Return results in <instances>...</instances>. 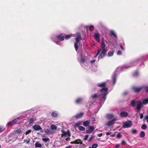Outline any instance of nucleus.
<instances>
[{"mask_svg":"<svg viewBox=\"0 0 148 148\" xmlns=\"http://www.w3.org/2000/svg\"><path fill=\"white\" fill-rule=\"evenodd\" d=\"M71 144L74 143V144H78L79 143H80V144H82V140L80 139H78L76 140H75V141L71 142Z\"/></svg>","mask_w":148,"mask_h":148,"instance_id":"10","label":"nucleus"},{"mask_svg":"<svg viewBox=\"0 0 148 148\" xmlns=\"http://www.w3.org/2000/svg\"><path fill=\"white\" fill-rule=\"evenodd\" d=\"M79 123H80V122L75 123V125L77 127H78L79 126V125H80Z\"/></svg>","mask_w":148,"mask_h":148,"instance_id":"55","label":"nucleus"},{"mask_svg":"<svg viewBox=\"0 0 148 148\" xmlns=\"http://www.w3.org/2000/svg\"><path fill=\"white\" fill-rule=\"evenodd\" d=\"M114 51H110L108 53L107 56L110 57L112 56L114 54Z\"/></svg>","mask_w":148,"mask_h":148,"instance_id":"25","label":"nucleus"},{"mask_svg":"<svg viewBox=\"0 0 148 148\" xmlns=\"http://www.w3.org/2000/svg\"><path fill=\"white\" fill-rule=\"evenodd\" d=\"M103 134H102V133H101V134H98L97 136H98V137H101V136H102Z\"/></svg>","mask_w":148,"mask_h":148,"instance_id":"56","label":"nucleus"},{"mask_svg":"<svg viewBox=\"0 0 148 148\" xmlns=\"http://www.w3.org/2000/svg\"><path fill=\"white\" fill-rule=\"evenodd\" d=\"M147 127L146 125L145 124H143L141 126V128L144 130L146 129Z\"/></svg>","mask_w":148,"mask_h":148,"instance_id":"35","label":"nucleus"},{"mask_svg":"<svg viewBox=\"0 0 148 148\" xmlns=\"http://www.w3.org/2000/svg\"><path fill=\"white\" fill-rule=\"evenodd\" d=\"M131 104L132 105L133 107H134L136 104V103L134 100H132L131 101Z\"/></svg>","mask_w":148,"mask_h":148,"instance_id":"32","label":"nucleus"},{"mask_svg":"<svg viewBox=\"0 0 148 148\" xmlns=\"http://www.w3.org/2000/svg\"><path fill=\"white\" fill-rule=\"evenodd\" d=\"M82 101V99L81 98H78L75 100V103L77 104H80L81 103Z\"/></svg>","mask_w":148,"mask_h":148,"instance_id":"22","label":"nucleus"},{"mask_svg":"<svg viewBox=\"0 0 148 148\" xmlns=\"http://www.w3.org/2000/svg\"><path fill=\"white\" fill-rule=\"evenodd\" d=\"M98 145L97 144H94L92 145V148H96L98 146Z\"/></svg>","mask_w":148,"mask_h":148,"instance_id":"42","label":"nucleus"},{"mask_svg":"<svg viewBox=\"0 0 148 148\" xmlns=\"http://www.w3.org/2000/svg\"><path fill=\"white\" fill-rule=\"evenodd\" d=\"M75 40H76L75 42L74 43L78 44V43L79 40L77 39H75Z\"/></svg>","mask_w":148,"mask_h":148,"instance_id":"54","label":"nucleus"},{"mask_svg":"<svg viewBox=\"0 0 148 148\" xmlns=\"http://www.w3.org/2000/svg\"><path fill=\"white\" fill-rule=\"evenodd\" d=\"M132 125V122L130 121H128L124 122L123 125V127L124 128L131 127Z\"/></svg>","mask_w":148,"mask_h":148,"instance_id":"4","label":"nucleus"},{"mask_svg":"<svg viewBox=\"0 0 148 148\" xmlns=\"http://www.w3.org/2000/svg\"><path fill=\"white\" fill-rule=\"evenodd\" d=\"M94 27L93 25H90L89 27V30L90 32H92L94 29Z\"/></svg>","mask_w":148,"mask_h":148,"instance_id":"39","label":"nucleus"},{"mask_svg":"<svg viewBox=\"0 0 148 148\" xmlns=\"http://www.w3.org/2000/svg\"><path fill=\"white\" fill-rule=\"evenodd\" d=\"M62 132L63 134H62L61 135L62 137H63L64 136L66 137V135H68L69 137L71 136V133L69 130H68L67 132L62 131Z\"/></svg>","mask_w":148,"mask_h":148,"instance_id":"7","label":"nucleus"},{"mask_svg":"<svg viewBox=\"0 0 148 148\" xmlns=\"http://www.w3.org/2000/svg\"><path fill=\"white\" fill-rule=\"evenodd\" d=\"M51 116L54 118L57 117L58 116V114L56 111H53L51 113Z\"/></svg>","mask_w":148,"mask_h":148,"instance_id":"15","label":"nucleus"},{"mask_svg":"<svg viewBox=\"0 0 148 148\" xmlns=\"http://www.w3.org/2000/svg\"><path fill=\"white\" fill-rule=\"evenodd\" d=\"M143 89H144L146 90V92H148V86L146 85H144L142 86Z\"/></svg>","mask_w":148,"mask_h":148,"instance_id":"29","label":"nucleus"},{"mask_svg":"<svg viewBox=\"0 0 148 148\" xmlns=\"http://www.w3.org/2000/svg\"><path fill=\"white\" fill-rule=\"evenodd\" d=\"M138 73L137 71L135 72L133 74V76L134 77H136L138 76Z\"/></svg>","mask_w":148,"mask_h":148,"instance_id":"43","label":"nucleus"},{"mask_svg":"<svg viewBox=\"0 0 148 148\" xmlns=\"http://www.w3.org/2000/svg\"><path fill=\"white\" fill-rule=\"evenodd\" d=\"M110 34L111 35H112L114 38H115L116 39H117V36L114 31L111 30L110 31Z\"/></svg>","mask_w":148,"mask_h":148,"instance_id":"23","label":"nucleus"},{"mask_svg":"<svg viewBox=\"0 0 148 148\" xmlns=\"http://www.w3.org/2000/svg\"><path fill=\"white\" fill-rule=\"evenodd\" d=\"M21 130H20L17 131V132L18 133H21Z\"/></svg>","mask_w":148,"mask_h":148,"instance_id":"63","label":"nucleus"},{"mask_svg":"<svg viewBox=\"0 0 148 148\" xmlns=\"http://www.w3.org/2000/svg\"><path fill=\"white\" fill-rule=\"evenodd\" d=\"M115 136V134H113L110 135V136L112 137H114Z\"/></svg>","mask_w":148,"mask_h":148,"instance_id":"61","label":"nucleus"},{"mask_svg":"<svg viewBox=\"0 0 148 148\" xmlns=\"http://www.w3.org/2000/svg\"><path fill=\"white\" fill-rule=\"evenodd\" d=\"M115 119H114L112 121L108 122H107V125L108 126H110L114 124L115 123Z\"/></svg>","mask_w":148,"mask_h":148,"instance_id":"14","label":"nucleus"},{"mask_svg":"<svg viewBox=\"0 0 148 148\" xmlns=\"http://www.w3.org/2000/svg\"><path fill=\"white\" fill-rule=\"evenodd\" d=\"M120 47L122 50H124V49L121 45H120Z\"/></svg>","mask_w":148,"mask_h":148,"instance_id":"59","label":"nucleus"},{"mask_svg":"<svg viewBox=\"0 0 148 148\" xmlns=\"http://www.w3.org/2000/svg\"><path fill=\"white\" fill-rule=\"evenodd\" d=\"M65 148H71V147L70 146H66V147Z\"/></svg>","mask_w":148,"mask_h":148,"instance_id":"62","label":"nucleus"},{"mask_svg":"<svg viewBox=\"0 0 148 148\" xmlns=\"http://www.w3.org/2000/svg\"><path fill=\"white\" fill-rule=\"evenodd\" d=\"M65 36H63L62 34H60L57 36V38L60 41H63L64 39Z\"/></svg>","mask_w":148,"mask_h":148,"instance_id":"13","label":"nucleus"},{"mask_svg":"<svg viewBox=\"0 0 148 148\" xmlns=\"http://www.w3.org/2000/svg\"><path fill=\"white\" fill-rule=\"evenodd\" d=\"M143 117V115L142 113H140V119H142Z\"/></svg>","mask_w":148,"mask_h":148,"instance_id":"49","label":"nucleus"},{"mask_svg":"<svg viewBox=\"0 0 148 148\" xmlns=\"http://www.w3.org/2000/svg\"><path fill=\"white\" fill-rule=\"evenodd\" d=\"M101 47V49L98 50L96 54L97 55H98L101 51V53L98 57L99 59L100 58H104L107 55V52L108 51V49L103 40L102 41Z\"/></svg>","mask_w":148,"mask_h":148,"instance_id":"2","label":"nucleus"},{"mask_svg":"<svg viewBox=\"0 0 148 148\" xmlns=\"http://www.w3.org/2000/svg\"><path fill=\"white\" fill-rule=\"evenodd\" d=\"M42 147V144L40 143V142L38 141L36 142L35 144V147Z\"/></svg>","mask_w":148,"mask_h":148,"instance_id":"17","label":"nucleus"},{"mask_svg":"<svg viewBox=\"0 0 148 148\" xmlns=\"http://www.w3.org/2000/svg\"><path fill=\"white\" fill-rule=\"evenodd\" d=\"M75 39H77L79 41L82 39V38L79 33L77 34V35L75 38Z\"/></svg>","mask_w":148,"mask_h":148,"instance_id":"24","label":"nucleus"},{"mask_svg":"<svg viewBox=\"0 0 148 148\" xmlns=\"http://www.w3.org/2000/svg\"><path fill=\"white\" fill-rule=\"evenodd\" d=\"M117 53L118 55H121L122 54V52L121 51H119L117 52Z\"/></svg>","mask_w":148,"mask_h":148,"instance_id":"48","label":"nucleus"},{"mask_svg":"<svg viewBox=\"0 0 148 148\" xmlns=\"http://www.w3.org/2000/svg\"><path fill=\"white\" fill-rule=\"evenodd\" d=\"M70 140V138H67L66 139V141H69Z\"/></svg>","mask_w":148,"mask_h":148,"instance_id":"60","label":"nucleus"},{"mask_svg":"<svg viewBox=\"0 0 148 148\" xmlns=\"http://www.w3.org/2000/svg\"><path fill=\"white\" fill-rule=\"evenodd\" d=\"M108 88H102L100 90L101 92V94L100 95H99L97 93L95 94L92 95L91 98H92V100H97L96 99L97 98H99L100 100L103 98L105 101L106 99V96L108 94Z\"/></svg>","mask_w":148,"mask_h":148,"instance_id":"1","label":"nucleus"},{"mask_svg":"<svg viewBox=\"0 0 148 148\" xmlns=\"http://www.w3.org/2000/svg\"><path fill=\"white\" fill-rule=\"evenodd\" d=\"M74 47L76 51H77L78 49V44L74 43Z\"/></svg>","mask_w":148,"mask_h":148,"instance_id":"38","label":"nucleus"},{"mask_svg":"<svg viewBox=\"0 0 148 148\" xmlns=\"http://www.w3.org/2000/svg\"><path fill=\"white\" fill-rule=\"evenodd\" d=\"M120 146V145L119 144H117L116 145L115 147L116 148H119Z\"/></svg>","mask_w":148,"mask_h":148,"instance_id":"53","label":"nucleus"},{"mask_svg":"<svg viewBox=\"0 0 148 148\" xmlns=\"http://www.w3.org/2000/svg\"><path fill=\"white\" fill-rule=\"evenodd\" d=\"M142 103L144 105H146L148 103V98L144 99L142 101Z\"/></svg>","mask_w":148,"mask_h":148,"instance_id":"18","label":"nucleus"},{"mask_svg":"<svg viewBox=\"0 0 148 148\" xmlns=\"http://www.w3.org/2000/svg\"><path fill=\"white\" fill-rule=\"evenodd\" d=\"M4 130V129L1 127H0V133L3 132Z\"/></svg>","mask_w":148,"mask_h":148,"instance_id":"46","label":"nucleus"},{"mask_svg":"<svg viewBox=\"0 0 148 148\" xmlns=\"http://www.w3.org/2000/svg\"><path fill=\"white\" fill-rule=\"evenodd\" d=\"M138 103L136 107V109L137 110V112H138L141 110L142 107V104L140 101H138Z\"/></svg>","mask_w":148,"mask_h":148,"instance_id":"6","label":"nucleus"},{"mask_svg":"<svg viewBox=\"0 0 148 148\" xmlns=\"http://www.w3.org/2000/svg\"><path fill=\"white\" fill-rule=\"evenodd\" d=\"M145 132L143 131H142L141 132L140 134V136L141 138H143L145 137Z\"/></svg>","mask_w":148,"mask_h":148,"instance_id":"31","label":"nucleus"},{"mask_svg":"<svg viewBox=\"0 0 148 148\" xmlns=\"http://www.w3.org/2000/svg\"><path fill=\"white\" fill-rule=\"evenodd\" d=\"M122 137V136L120 133H118L116 135V138H120Z\"/></svg>","mask_w":148,"mask_h":148,"instance_id":"44","label":"nucleus"},{"mask_svg":"<svg viewBox=\"0 0 148 148\" xmlns=\"http://www.w3.org/2000/svg\"><path fill=\"white\" fill-rule=\"evenodd\" d=\"M132 89L133 92L136 93H139L143 90L142 86L140 87L134 86L132 87Z\"/></svg>","mask_w":148,"mask_h":148,"instance_id":"3","label":"nucleus"},{"mask_svg":"<svg viewBox=\"0 0 148 148\" xmlns=\"http://www.w3.org/2000/svg\"><path fill=\"white\" fill-rule=\"evenodd\" d=\"M98 86L100 87H102L103 88H106L105 87L106 85V82H103L102 84H99L97 85Z\"/></svg>","mask_w":148,"mask_h":148,"instance_id":"16","label":"nucleus"},{"mask_svg":"<svg viewBox=\"0 0 148 148\" xmlns=\"http://www.w3.org/2000/svg\"><path fill=\"white\" fill-rule=\"evenodd\" d=\"M88 137L89 136L88 135H86V136H85V137L84 138V140H86L87 139Z\"/></svg>","mask_w":148,"mask_h":148,"instance_id":"47","label":"nucleus"},{"mask_svg":"<svg viewBox=\"0 0 148 148\" xmlns=\"http://www.w3.org/2000/svg\"><path fill=\"white\" fill-rule=\"evenodd\" d=\"M51 128L52 130H55L57 129V127L54 125H51Z\"/></svg>","mask_w":148,"mask_h":148,"instance_id":"33","label":"nucleus"},{"mask_svg":"<svg viewBox=\"0 0 148 148\" xmlns=\"http://www.w3.org/2000/svg\"><path fill=\"white\" fill-rule=\"evenodd\" d=\"M112 80L113 81V84H115L116 81V77L115 75H114L112 77Z\"/></svg>","mask_w":148,"mask_h":148,"instance_id":"37","label":"nucleus"},{"mask_svg":"<svg viewBox=\"0 0 148 148\" xmlns=\"http://www.w3.org/2000/svg\"><path fill=\"white\" fill-rule=\"evenodd\" d=\"M31 131H32L31 130H28L25 132V134L26 135H27L29 134L31 132Z\"/></svg>","mask_w":148,"mask_h":148,"instance_id":"45","label":"nucleus"},{"mask_svg":"<svg viewBox=\"0 0 148 148\" xmlns=\"http://www.w3.org/2000/svg\"><path fill=\"white\" fill-rule=\"evenodd\" d=\"M32 128L35 131H40V132L43 133L42 128L39 125H35L32 127Z\"/></svg>","mask_w":148,"mask_h":148,"instance_id":"5","label":"nucleus"},{"mask_svg":"<svg viewBox=\"0 0 148 148\" xmlns=\"http://www.w3.org/2000/svg\"><path fill=\"white\" fill-rule=\"evenodd\" d=\"M30 139L29 138H28L24 140V142L26 144H28L30 142Z\"/></svg>","mask_w":148,"mask_h":148,"instance_id":"28","label":"nucleus"},{"mask_svg":"<svg viewBox=\"0 0 148 148\" xmlns=\"http://www.w3.org/2000/svg\"><path fill=\"white\" fill-rule=\"evenodd\" d=\"M111 134V132H107L106 133V135L107 136H108V135H110Z\"/></svg>","mask_w":148,"mask_h":148,"instance_id":"57","label":"nucleus"},{"mask_svg":"<svg viewBox=\"0 0 148 148\" xmlns=\"http://www.w3.org/2000/svg\"><path fill=\"white\" fill-rule=\"evenodd\" d=\"M131 132L132 134H136L137 132V131L136 129L133 130Z\"/></svg>","mask_w":148,"mask_h":148,"instance_id":"41","label":"nucleus"},{"mask_svg":"<svg viewBox=\"0 0 148 148\" xmlns=\"http://www.w3.org/2000/svg\"><path fill=\"white\" fill-rule=\"evenodd\" d=\"M90 123V122L89 121H86L84 122L83 123V125L84 126L86 127L88 126L89 125Z\"/></svg>","mask_w":148,"mask_h":148,"instance_id":"20","label":"nucleus"},{"mask_svg":"<svg viewBox=\"0 0 148 148\" xmlns=\"http://www.w3.org/2000/svg\"><path fill=\"white\" fill-rule=\"evenodd\" d=\"M94 129V127L93 126H89L88 129L86 130V133H90L92 132Z\"/></svg>","mask_w":148,"mask_h":148,"instance_id":"9","label":"nucleus"},{"mask_svg":"<svg viewBox=\"0 0 148 148\" xmlns=\"http://www.w3.org/2000/svg\"><path fill=\"white\" fill-rule=\"evenodd\" d=\"M144 119L147 120H148V114L145 116Z\"/></svg>","mask_w":148,"mask_h":148,"instance_id":"52","label":"nucleus"},{"mask_svg":"<svg viewBox=\"0 0 148 148\" xmlns=\"http://www.w3.org/2000/svg\"><path fill=\"white\" fill-rule=\"evenodd\" d=\"M121 143L122 144H125L126 143L125 141V140H122L121 142Z\"/></svg>","mask_w":148,"mask_h":148,"instance_id":"58","label":"nucleus"},{"mask_svg":"<svg viewBox=\"0 0 148 148\" xmlns=\"http://www.w3.org/2000/svg\"><path fill=\"white\" fill-rule=\"evenodd\" d=\"M13 125H14L12 121L9 122L7 124V126L9 127Z\"/></svg>","mask_w":148,"mask_h":148,"instance_id":"26","label":"nucleus"},{"mask_svg":"<svg viewBox=\"0 0 148 148\" xmlns=\"http://www.w3.org/2000/svg\"><path fill=\"white\" fill-rule=\"evenodd\" d=\"M19 120V118H17L13 120L12 121L14 125H15L16 124L18 123V122Z\"/></svg>","mask_w":148,"mask_h":148,"instance_id":"21","label":"nucleus"},{"mask_svg":"<svg viewBox=\"0 0 148 148\" xmlns=\"http://www.w3.org/2000/svg\"><path fill=\"white\" fill-rule=\"evenodd\" d=\"M78 128L80 131H84L85 129L84 127L82 126H79Z\"/></svg>","mask_w":148,"mask_h":148,"instance_id":"27","label":"nucleus"},{"mask_svg":"<svg viewBox=\"0 0 148 148\" xmlns=\"http://www.w3.org/2000/svg\"><path fill=\"white\" fill-rule=\"evenodd\" d=\"M86 60L85 59L83 58H81L80 61L81 62L84 63L85 62Z\"/></svg>","mask_w":148,"mask_h":148,"instance_id":"40","label":"nucleus"},{"mask_svg":"<svg viewBox=\"0 0 148 148\" xmlns=\"http://www.w3.org/2000/svg\"><path fill=\"white\" fill-rule=\"evenodd\" d=\"M83 113L81 112L80 113L77 114L75 116V117L76 119H79L83 116Z\"/></svg>","mask_w":148,"mask_h":148,"instance_id":"12","label":"nucleus"},{"mask_svg":"<svg viewBox=\"0 0 148 148\" xmlns=\"http://www.w3.org/2000/svg\"><path fill=\"white\" fill-rule=\"evenodd\" d=\"M120 115L122 117H126L128 115V113L125 112L123 111L121 112Z\"/></svg>","mask_w":148,"mask_h":148,"instance_id":"11","label":"nucleus"},{"mask_svg":"<svg viewBox=\"0 0 148 148\" xmlns=\"http://www.w3.org/2000/svg\"><path fill=\"white\" fill-rule=\"evenodd\" d=\"M94 38L98 42H99L100 37L99 34L98 33H95Z\"/></svg>","mask_w":148,"mask_h":148,"instance_id":"8","label":"nucleus"},{"mask_svg":"<svg viewBox=\"0 0 148 148\" xmlns=\"http://www.w3.org/2000/svg\"><path fill=\"white\" fill-rule=\"evenodd\" d=\"M96 61V60L95 59H93L90 61V63L92 64L94 63Z\"/></svg>","mask_w":148,"mask_h":148,"instance_id":"50","label":"nucleus"},{"mask_svg":"<svg viewBox=\"0 0 148 148\" xmlns=\"http://www.w3.org/2000/svg\"><path fill=\"white\" fill-rule=\"evenodd\" d=\"M42 140L45 142H47L49 141L50 140V139L49 138H44L45 137H46V136H42Z\"/></svg>","mask_w":148,"mask_h":148,"instance_id":"19","label":"nucleus"},{"mask_svg":"<svg viewBox=\"0 0 148 148\" xmlns=\"http://www.w3.org/2000/svg\"><path fill=\"white\" fill-rule=\"evenodd\" d=\"M72 36L71 35H66L65 36V38L66 40H67L71 38L72 37Z\"/></svg>","mask_w":148,"mask_h":148,"instance_id":"34","label":"nucleus"},{"mask_svg":"<svg viewBox=\"0 0 148 148\" xmlns=\"http://www.w3.org/2000/svg\"><path fill=\"white\" fill-rule=\"evenodd\" d=\"M94 138V137L92 136L90 137V138H89L88 141L90 142L92 140V138Z\"/></svg>","mask_w":148,"mask_h":148,"instance_id":"51","label":"nucleus"},{"mask_svg":"<svg viewBox=\"0 0 148 148\" xmlns=\"http://www.w3.org/2000/svg\"><path fill=\"white\" fill-rule=\"evenodd\" d=\"M128 94V92H125L124 93V95H126V94Z\"/></svg>","mask_w":148,"mask_h":148,"instance_id":"64","label":"nucleus"},{"mask_svg":"<svg viewBox=\"0 0 148 148\" xmlns=\"http://www.w3.org/2000/svg\"><path fill=\"white\" fill-rule=\"evenodd\" d=\"M44 132L46 133L48 135H49L51 133L50 130L47 129H45L44 130Z\"/></svg>","mask_w":148,"mask_h":148,"instance_id":"30","label":"nucleus"},{"mask_svg":"<svg viewBox=\"0 0 148 148\" xmlns=\"http://www.w3.org/2000/svg\"><path fill=\"white\" fill-rule=\"evenodd\" d=\"M35 119L34 118H30L29 120V123H32L33 122L35 121Z\"/></svg>","mask_w":148,"mask_h":148,"instance_id":"36","label":"nucleus"}]
</instances>
